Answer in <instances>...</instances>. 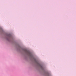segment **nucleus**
Segmentation results:
<instances>
[{
	"label": "nucleus",
	"instance_id": "nucleus-1",
	"mask_svg": "<svg viewBox=\"0 0 76 76\" xmlns=\"http://www.w3.org/2000/svg\"><path fill=\"white\" fill-rule=\"evenodd\" d=\"M24 51L26 54H27L29 56H32V55L31 54V53L29 52V51L27 50L26 49H24Z\"/></svg>",
	"mask_w": 76,
	"mask_h": 76
},
{
	"label": "nucleus",
	"instance_id": "nucleus-2",
	"mask_svg": "<svg viewBox=\"0 0 76 76\" xmlns=\"http://www.w3.org/2000/svg\"><path fill=\"white\" fill-rule=\"evenodd\" d=\"M40 67H41V68H42V66L40 65Z\"/></svg>",
	"mask_w": 76,
	"mask_h": 76
}]
</instances>
